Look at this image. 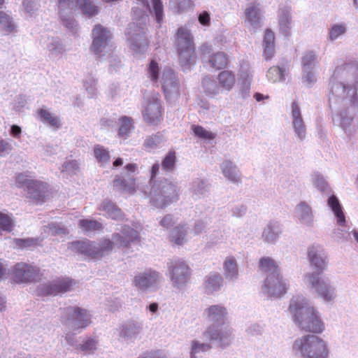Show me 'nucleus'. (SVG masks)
<instances>
[{
    "instance_id": "38",
    "label": "nucleus",
    "mask_w": 358,
    "mask_h": 358,
    "mask_svg": "<svg viewBox=\"0 0 358 358\" xmlns=\"http://www.w3.org/2000/svg\"><path fill=\"white\" fill-rule=\"evenodd\" d=\"M156 21L158 24H161L164 17V8L162 0H151Z\"/></svg>"
},
{
    "instance_id": "2",
    "label": "nucleus",
    "mask_w": 358,
    "mask_h": 358,
    "mask_svg": "<svg viewBox=\"0 0 358 358\" xmlns=\"http://www.w3.org/2000/svg\"><path fill=\"white\" fill-rule=\"evenodd\" d=\"M289 310L294 322L301 329L315 334H321L324 330L318 312L313 306H308L306 299L292 300Z\"/></svg>"
},
{
    "instance_id": "41",
    "label": "nucleus",
    "mask_w": 358,
    "mask_h": 358,
    "mask_svg": "<svg viewBox=\"0 0 358 358\" xmlns=\"http://www.w3.org/2000/svg\"><path fill=\"white\" fill-rule=\"evenodd\" d=\"M293 125L296 133L300 138L303 137L305 134V127L301 117L293 118Z\"/></svg>"
},
{
    "instance_id": "7",
    "label": "nucleus",
    "mask_w": 358,
    "mask_h": 358,
    "mask_svg": "<svg viewBox=\"0 0 358 358\" xmlns=\"http://www.w3.org/2000/svg\"><path fill=\"white\" fill-rule=\"evenodd\" d=\"M163 108L159 100V95H153L150 98L142 111L143 117L150 125H157L163 119Z\"/></svg>"
},
{
    "instance_id": "1",
    "label": "nucleus",
    "mask_w": 358,
    "mask_h": 358,
    "mask_svg": "<svg viewBox=\"0 0 358 358\" xmlns=\"http://www.w3.org/2000/svg\"><path fill=\"white\" fill-rule=\"evenodd\" d=\"M308 258L317 272L308 273L306 278L310 287L325 301H331L336 296L334 288L327 280L321 276L327 267V257L322 254L320 245H311L308 248Z\"/></svg>"
},
{
    "instance_id": "23",
    "label": "nucleus",
    "mask_w": 358,
    "mask_h": 358,
    "mask_svg": "<svg viewBox=\"0 0 358 358\" xmlns=\"http://www.w3.org/2000/svg\"><path fill=\"white\" fill-rule=\"evenodd\" d=\"M327 203L336 217L337 222L340 225H344L345 217L338 198L335 195H332L328 199Z\"/></svg>"
},
{
    "instance_id": "13",
    "label": "nucleus",
    "mask_w": 358,
    "mask_h": 358,
    "mask_svg": "<svg viewBox=\"0 0 358 358\" xmlns=\"http://www.w3.org/2000/svg\"><path fill=\"white\" fill-rule=\"evenodd\" d=\"M264 287L271 295L277 297H280L287 292V284L280 274L267 275Z\"/></svg>"
},
{
    "instance_id": "28",
    "label": "nucleus",
    "mask_w": 358,
    "mask_h": 358,
    "mask_svg": "<svg viewBox=\"0 0 358 358\" xmlns=\"http://www.w3.org/2000/svg\"><path fill=\"white\" fill-rule=\"evenodd\" d=\"M38 114L43 122L48 124L52 127L55 129L60 127L61 124L57 117L55 116L48 110L41 108L38 110Z\"/></svg>"
},
{
    "instance_id": "4",
    "label": "nucleus",
    "mask_w": 358,
    "mask_h": 358,
    "mask_svg": "<svg viewBox=\"0 0 358 358\" xmlns=\"http://www.w3.org/2000/svg\"><path fill=\"white\" fill-rule=\"evenodd\" d=\"M175 46L179 59L189 63L195 56V44L190 31L184 27L177 29L175 35Z\"/></svg>"
},
{
    "instance_id": "51",
    "label": "nucleus",
    "mask_w": 358,
    "mask_h": 358,
    "mask_svg": "<svg viewBox=\"0 0 358 358\" xmlns=\"http://www.w3.org/2000/svg\"><path fill=\"white\" fill-rule=\"evenodd\" d=\"M210 348V346L207 344H200L196 341H193L192 345V356L194 354L199 352V351H206Z\"/></svg>"
},
{
    "instance_id": "31",
    "label": "nucleus",
    "mask_w": 358,
    "mask_h": 358,
    "mask_svg": "<svg viewBox=\"0 0 358 358\" xmlns=\"http://www.w3.org/2000/svg\"><path fill=\"white\" fill-rule=\"evenodd\" d=\"M176 163V152L175 150H169L162 162V169L166 172L173 171Z\"/></svg>"
},
{
    "instance_id": "42",
    "label": "nucleus",
    "mask_w": 358,
    "mask_h": 358,
    "mask_svg": "<svg viewBox=\"0 0 358 358\" xmlns=\"http://www.w3.org/2000/svg\"><path fill=\"white\" fill-rule=\"evenodd\" d=\"M345 31V27L341 24L334 25L329 32V38L331 41L335 40L338 36L344 34Z\"/></svg>"
},
{
    "instance_id": "10",
    "label": "nucleus",
    "mask_w": 358,
    "mask_h": 358,
    "mask_svg": "<svg viewBox=\"0 0 358 358\" xmlns=\"http://www.w3.org/2000/svg\"><path fill=\"white\" fill-rule=\"evenodd\" d=\"M169 268L171 280L176 286L180 287L188 282L190 277V269L185 262L180 260L171 262Z\"/></svg>"
},
{
    "instance_id": "35",
    "label": "nucleus",
    "mask_w": 358,
    "mask_h": 358,
    "mask_svg": "<svg viewBox=\"0 0 358 358\" xmlns=\"http://www.w3.org/2000/svg\"><path fill=\"white\" fill-rule=\"evenodd\" d=\"M14 222L11 217L0 211V234L2 231L10 232L13 229Z\"/></svg>"
},
{
    "instance_id": "44",
    "label": "nucleus",
    "mask_w": 358,
    "mask_h": 358,
    "mask_svg": "<svg viewBox=\"0 0 358 358\" xmlns=\"http://www.w3.org/2000/svg\"><path fill=\"white\" fill-rule=\"evenodd\" d=\"M16 244L20 248H29L38 245V240L35 238L17 239Z\"/></svg>"
},
{
    "instance_id": "56",
    "label": "nucleus",
    "mask_w": 358,
    "mask_h": 358,
    "mask_svg": "<svg viewBox=\"0 0 358 358\" xmlns=\"http://www.w3.org/2000/svg\"><path fill=\"white\" fill-rule=\"evenodd\" d=\"M199 22L203 26L210 24V15L207 11H203L199 15Z\"/></svg>"
},
{
    "instance_id": "36",
    "label": "nucleus",
    "mask_w": 358,
    "mask_h": 358,
    "mask_svg": "<svg viewBox=\"0 0 358 358\" xmlns=\"http://www.w3.org/2000/svg\"><path fill=\"white\" fill-rule=\"evenodd\" d=\"M206 314L208 320L219 321L223 317V308L219 306H212L206 310Z\"/></svg>"
},
{
    "instance_id": "8",
    "label": "nucleus",
    "mask_w": 358,
    "mask_h": 358,
    "mask_svg": "<svg viewBox=\"0 0 358 358\" xmlns=\"http://www.w3.org/2000/svg\"><path fill=\"white\" fill-rule=\"evenodd\" d=\"M11 278L17 283L31 282L40 279V271L26 263H17L12 270Z\"/></svg>"
},
{
    "instance_id": "19",
    "label": "nucleus",
    "mask_w": 358,
    "mask_h": 358,
    "mask_svg": "<svg viewBox=\"0 0 358 358\" xmlns=\"http://www.w3.org/2000/svg\"><path fill=\"white\" fill-rule=\"evenodd\" d=\"M332 93H336L338 90H341V93L337 94L338 96H343V98H351L352 101L357 100V87L355 85H345L341 83L334 84L332 87Z\"/></svg>"
},
{
    "instance_id": "45",
    "label": "nucleus",
    "mask_w": 358,
    "mask_h": 358,
    "mask_svg": "<svg viewBox=\"0 0 358 358\" xmlns=\"http://www.w3.org/2000/svg\"><path fill=\"white\" fill-rule=\"evenodd\" d=\"M263 45H275V34L270 29H266L264 32Z\"/></svg>"
},
{
    "instance_id": "40",
    "label": "nucleus",
    "mask_w": 358,
    "mask_h": 358,
    "mask_svg": "<svg viewBox=\"0 0 358 358\" xmlns=\"http://www.w3.org/2000/svg\"><path fill=\"white\" fill-rule=\"evenodd\" d=\"M210 63L213 68L220 70L224 65V54L218 52L213 55L210 59Z\"/></svg>"
},
{
    "instance_id": "21",
    "label": "nucleus",
    "mask_w": 358,
    "mask_h": 358,
    "mask_svg": "<svg viewBox=\"0 0 358 358\" xmlns=\"http://www.w3.org/2000/svg\"><path fill=\"white\" fill-rule=\"evenodd\" d=\"M259 267L260 270L268 275L280 274L276 262L270 257H262L259 259Z\"/></svg>"
},
{
    "instance_id": "17",
    "label": "nucleus",
    "mask_w": 358,
    "mask_h": 358,
    "mask_svg": "<svg viewBox=\"0 0 358 358\" xmlns=\"http://www.w3.org/2000/svg\"><path fill=\"white\" fill-rule=\"evenodd\" d=\"M113 187L129 194H134L136 191V180L134 176L128 175L127 178L117 177L113 180Z\"/></svg>"
},
{
    "instance_id": "53",
    "label": "nucleus",
    "mask_w": 358,
    "mask_h": 358,
    "mask_svg": "<svg viewBox=\"0 0 358 358\" xmlns=\"http://www.w3.org/2000/svg\"><path fill=\"white\" fill-rule=\"evenodd\" d=\"M63 168L65 171L75 172L78 170V163L76 160H71L64 164Z\"/></svg>"
},
{
    "instance_id": "27",
    "label": "nucleus",
    "mask_w": 358,
    "mask_h": 358,
    "mask_svg": "<svg viewBox=\"0 0 358 358\" xmlns=\"http://www.w3.org/2000/svg\"><path fill=\"white\" fill-rule=\"evenodd\" d=\"M94 155L97 162L102 166L108 164L110 159L109 150L101 145H94Z\"/></svg>"
},
{
    "instance_id": "6",
    "label": "nucleus",
    "mask_w": 358,
    "mask_h": 358,
    "mask_svg": "<svg viewBox=\"0 0 358 358\" xmlns=\"http://www.w3.org/2000/svg\"><path fill=\"white\" fill-rule=\"evenodd\" d=\"M16 183L19 186H25L28 197L37 203L45 202L48 193V185L41 180L29 179L28 176L19 173L16 176Z\"/></svg>"
},
{
    "instance_id": "34",
    "label": "nucleus",
    "mask_w": 358,
    "mask_h": 358,
    "mask_svg": "<svg viewBox=\"0 0 358 358\" xmlns=\"http://www.w3.org/2000/svg\"><path fill=\"white\" fill-rule=\"evenodd\" d=\"M284 73L285 70L282 68L273 66L268 70L266 76L270 81L276 83L285 80Z\"/></svg>"
},
{
    "instance_id": "12",
    "label": "nucleus",
    "mask_w": 358,
    "mask_h": 358,
    "mask_svg": "<svg viewBox=\"0 0 358 358\" xmlns=\"http://www.w3.org/2000/svg\"><path fill=\"white\" fill-rule=\"evenodd\" d=\"M74 3L84 15L90 17L99 13V7L94 4L92 0H59V7L61 11L66 8L72 9Z\"/></svg>"
},
{
    "instance_id": "57",
    "label": "nucleus",
    "mask_w": 358,
    "mask_h": 358,
    "mask_svg": "<svg viewBox=\"0 0 358 358\" xmlns=\"http://www.w3.org/2000/svg\"><path fill=\"white\" fill-rule=\"evenodd\" d=\"M11 149L10 145L7 141L4 140L0 141V156L7 153L8 151L11 150Z\"/></svg>"
},
{
    "instance_id": "48",
    "label": "nucleus",
    "mask_w": 358,
    "mask_h": 358,
    "mask_svg": "<svg viewBox=\"0 0 358 358\" xmlns=\"http://www.w3.org/2000/svg\"><path fill=\"white\" fill-rule=\"evenodd\" d=\"M129 31L127 34L131 37H133L134 35H138L140 34H144V27H138L135 23L131 24L129 27Z\"/></svg>"
},
{
    "instance_id": "64",
    "label": "nucleus",
    "mask_w": 358,
    "mask_h": 358,
    "mask_svg": "<svg viewBox=\"0 0 358 358\" xmlns=\"http://www.w3.org/2000/svg\"><path fill=\"white\" fill-rule=\"evenodd\" d=\"M22 132L21 128L17 125H12L10 128V134L14 137L19 136Z\"/></svg>"
},
{
    "instance_id": "32",
    "label": "nucleus",
    "mask_w": 358,
    "mask_h": 358,
    "mask_svg": "<svg viewBox=\"0 0 358 358\" xmlns=\"http://www.w3.org/2000/svg\"><path fill=\"white\" fill-rule=\"evenodd\" d=\"M0 29L6 34L15 29L12 18L3 11H0Z\"/></svg>"
},
{
    "instance_id": "43",
    "label": "nucleus",
    "mask_w": 358,
    "mask_h": 358,
    "mask_svg": "<svg viewBox=\"0 0 358 358\" xmlns=\"http://www.w3.org/2000/svg\"><path fill=\"white\" fill-rule=\"evenodd\" d=\"M225 176H227L229 180L234 182H238L240 181L239 171L235 166H230L227 171L225 170Z\"/></svg>"
},
{
    "instance_id": "39",
    "label": "nucleus",
    "mask_w": 358,
    "mask_h": 358,
    "mask_svg": "<svg viewBox=\"0 0 358 358\" xmlns=\"http://www.w3.org/2000/svg\"><path fill=\"white\" fill-rule=\"evenodd\" d=\"M148 74L152 81H157L159 74V67L158 63L155 60H152L149 64Z\"/></svg>"
},
{
    "instance_id": "49",
    "label": "nucleus",
    "mask_w": 358,
    "mask_h": 358,
    "mask_svg": "<svg viewBox=\"0 0 358 358\" xmlns=\"http://www.w3.org/2000/svg\"><path fill=\"white\" fill-rule=\"evenodd\" d=\"M235 83V76L231 71H225V90H230Z\"/></svg>"
},
{
    "instance_id": "37",
    "label": "nucleus",
    "mask_w": 358,
    "mask_h": 358,
    "mask_svg": "<svg viewBox=\"0 0 358 358\" xmlns=\"http://www.w3.org/2000/svg\"><path fill=\"white\" fill-rule=\"evenodd\" d=\"M97 341L93 338H87L77 346V349L85 353H94L96 350Z\"/></svg>"
},
{
    "instance_id": "63",
    "label": "nucleus",
    "mask_w": 358,
    "mask_h": 358,
    "mask_svg": "<svg viewBox=\"0 0 358 358\" xmlns=\"http://www.w3.org/2000/svg\"><path fill=\"white\" fill-rule=\"evenodd\" d=\"M124 169L127 173H134L137 172L138 165L136 164L130 163V164H127L126 166H124Z\"/></svg>"
},
{
    "instance_id": "29",
    "label": "nucleus",
    "mask_w": 358,
    "mask_h": 358,
    "mask_svg": "<svg viewBox=\"0 0 358 358\" xmlns=\"http://www.w3.org/2000/svg\"><path fill=\"white\" fill-rule=\"evenodd\" d=\"M187 230L185 226L179 225L174 227L171 234V241L176 245H182L184 243Z\"/></svg>"
},
{
    "instance_id": "33",
    "label": "nucleus",
    "mask_w": 358,
    "mask_h": 358,
    "mask_svg": "<svg viewBox=\"0 0 358 358\" xmlns=\"http://www.w3.org/2000/svg\"><path fill=\"white\" fill-rule=\"evenodd\" d=\"M78 226L85 231H100L103 229L102 224L94 220H80Z\"/></svg>"
},
{
    "instance_id": "14",
    "label": "nucleus",
    "mask_w": 358,
    "mask_h": 358,
    "mask_svg": "<svg viewBox=\"0 0 358 358\" xmlns=\"http://www.w3.org/2000/svg\"><path fill=\"white\" fill-rule=\"evenodd\" d=\"M159 278V273L155 271H149L136 275L134 279V285L141 289H145L155 285Z\"/></svg>"
},
{
    "instance_id": "60",
    "label": "nucleus",
    "mask_w": 358,
    "mask_h": 358,
    "mask_svg": "<svg viewBox=\"0 0 358 358\" xmlns=\"http://www.w3.org/2000/svg\"><path fill=\"white\" fill-rule=\"evenodd\" d=\"M62 24L68 29H73L75 25V20L73 18H66L65 17H62L61 18Z\"/></svg>"
},
{
    "instance_id": "15",
    "label": "nucleus",
    "mask_w": 358,
    "mask_h": 358,
    "mask_svg": "<svg viewBox=\"0 0 358 358\" xmlns=\"http://www.w3.org/2000/svg\"><path fill=\"white\" fill-rule=\"evenodd\" d=\"M244 22L253 27H259L261 22L260 4L252 2L244 10Z\"/></svg>"
},
{
    "instance_id": "46",
    "label": "nucleus",
    "mask_w": 358,
    "mask_h": 358,
    "mask_svg": "<svg viewBox=\"0 0 358 358\" xmlns=\"http://www.w3.org/2000/svg\"><path fill=\"white\" fill-rule=\"evenodd\" d=\"M275 55V45H263V57L266 60H271Z\"/></svg>"
},
{
    "instance_id": "30",
    "label": "nucleus",
    "mask_w": 358,
    "mask_h": 358,
    "mask_svg": "<svg viewBox=\"0 0 358 358\" xmlns=\"http://www.w3.org/2000/svg\"><path fill=\"white\" fill-rule=\"evenodd\" d=\"M191 129L195 136L202 140L211 141L216 137L215 133L206 130L204 127L200 125L193 124L191 127Z\"/></svg>"
},
{
    "instance_id": "9",
    "label": "nucleus",
    "mask_w": 358,
    "mask_h": 358,
    "mask_svg": "<svg viewBox=\"0 0 358 358\" xmlns=\"http://www.w3.org/2000/svg\"><path fill=\"white\" fill-rule=\"evenodd\" d=\"M73 281L69 278H59L52 282L41 285L37 289L38 295L42 296H56L69 291Z\"/></svg>"
},
{
    "instance_id": "24",
    "label": "nucleus",
    "mask_w": 358,
    "mask_h": 358,
    "mask_svg": "<svg viewBox=\"0 0 358 358\" xmlns=\"http://www.w3.org/2000/svg\"><path fill=\"white\" fill-rule=\"evenodd\" d=\"M117 134L120 138L126 139L129 136L131 130L134 128L132 118L122 116L118 120Z\"/></svg>"
},
{
    "instance_id": "16",
    "label": "nucleus",
    "mask_w": 358,
    "mask_h": 358,
    "mask_svg": "<svg viewBox=\"0 0 358 358\" xmlns=\"http://www.w3.org/2000/svg\"><path fill=\"white\" fill-rule=\"evenodd\" d=\"M72 251L94 259V242L89 240L76 241L70 243Z\"/></svg>"
},
{
    "instance_id": "25",
    "label": "nucleus",
    "mask_w": 358,
    "mask_h": 358,
    "mask_svg": "<svg viewBox=\"0 0 358 358\" xmlns=\"http://www.w3.org/2000/svg\"><path fill=\"white\" fill-rule=\"evenodd\" d=\"M160 192L166 203L172 202L178 196V189L176 185L171 182L163 185Z\"/></svg>"
},
{
    "instance_id": "52",
    "label": "nucleus",
    "mask_w": 358,
    "mask_h": 358,
    "mask_svg": "<svg viewBox=\"0 0 358 358\" xmlns=\"http://www.w3.org/2000/svg\"><path fill=\"white\" fill-rule=\"evenodd\" d=\"M206 286L208 287H212L215 288L216 287H220L221 278L217 275L210 276L206 281Z\"/></svg>"
},
{
    "instance_id": "58",
    "label": "nucleus",
    "mask_w": 358,
    "mask_h": 358,
    "mask_svg": "<svg viewBox=\"0 0 358 358\" xmlns=\"http://www.w3.org/2000/svg\"><path fill=\"white\" fill-rule=\"evenodd\" d=\"M292 115L293 118L301 117L299 106L296 101L292 104Z\"/></svg>"
},
{
    "instance_id": "50",
    "label": "nucleus",
    "mask_w": 358,
    "mask_h": 358,
    "mask_svg": "<svg viewBox=\"0 0 358 358\" xmlns=\"http://www.w3.org/2000/svg\"><path fill=\"white\" fill-rule=\"evenodd\" d=\"M315 60V55L313 52H307L302 57L301 63L303 66L311 65Z\"/></svg>"
},
{
    "instance_id": "3",
    "label": "nucleus",
    "mask_w": 358,
    "mask_h": 358,
    "mask_svg": "<svg viewBox=\"0 0 358 358\" xmlns=\"http://www.w3.org/2000/svg\"><path fill=\"white\" fill-rule=\"evenodd\" d=\"M293 349L304 358H327L329 350L325 341L315 335H306L296 339Z\"/></svg>"
},
{
    "instance_id": "54",
    "label": "nucleus",
    "mask_w": 358,
    "mask_h": 358,
    "mask_svg": "<svg viewBox=\"0 0 358 358\" xmlns=\"http://www.w3.org/2000/svg\"><path fill=\"white\" fill-rule=\"evenodd\" d=\"M116 206V204L112 202L111 201H104L99 208V210H103L106 212V213L108 215L110 213V211H112Z\"/></svg>"
},
{
    "instance_id": "47",
    "label": "nucleus",
    "mask_w": 358,
    "mask_h": 358,
    "mask_svg": "<svg viewBox=\"0 0 358 358\" xmlns=\"http://www.w3.org/2000/svg\"><path fill=\"white\" fill-rule=\"evenodd\" d=\"M49 228L52 235L67 234L69 233L66 227L57 224H50Z\"/></svg>"
},
{
    "instance_id": "62",
    "label": "nucleus",
    "mask_w": 358,
    "mask_h": 358,
    "mask_svg": "<svg viewBox=\"0 0 358 358\" xmlns=\"http://www.w3.org/2000/svg\"><path fill=\"white\" fill-rule=\"evenodd\" d=\"M159 171V164L155 163L152 165L150 171V180H153L157 177Z\"/></svg>"
},
{
    "instance_id": "20",
    "label": "nucleus",
    "mask_w": 358,
    "mask_h": 358,
    "mask_svg": "<svg viewBox=\"0 0 358 358\" xmlns=\"http://www.w3.org/2000/svg\"><path fill=\"white\" fill-rule=\"evenodd\" d=\"M114 246V243L108 238H101L96 246L94 243V259H101L110 252Z\"/></svg>"
},
{
    "instance_id": "55",
    "label": "nucleus",
    "mask_w": 358,
    "mask_h": 358,
    "mask_svg": "<svg viewBox=\"0 0 358 358\" xmlns=\"http://www.w3.org/2000/svg\"><path fill=\"white\" fill-rule=\"evenodd\" d=\"M354 69V66L350 65V64H345L342 66H337L335 69V72L337 73L338 74H341V73H350L351 71H352Z\"/></svg>"
},
{
    "instance_id": "61",
    "label": "nucleus",
    "mask_w": 358,
    "mask_h": 358,
    "mask_svg": "<svg viewBox=\"0 0 358 358\" xmlns=\"http://www.w3.org/2000/svg\"><path fill=\"white\" fill-rule=\"evenodd\" d=\"M160 224L162 226L168 228L173 224V220L170 215H167L163 217L161 220Z\"/></svg>"
},
{
    "instance_id": "18",
    "label": "nucleus",
    "mask_w": 358,
    "mask_h": 358,
    "mask_svg": "<svg viewBox=\"0 0 358 358\" xmlns=\"http://www.w3.org/2000/svg\"><path fill=\"white\" fill-rule=\"evenodd\" d=\"M122 232V236L119 234L113 235V238L118 241L121 246L127 247L130 243L138 238V232L129 227H124Z\"/></svg>"
},
{
    "instance_id": "26",
    "label": "nucleus",
    "mask_w": 358,
    "mask_h": 358,
    "mask_svg": "<svg viewBox=\"0 0 358 358\" xmlns=\"http://www.w3.org/2000/svg\"><path fill=\"white\" fill-rule=\"evenodd\" d=\"M238 275V265L234 257H228L225 261V280H234Z\"/></svg>"
},
{
    "instance_id": "11",
    "label": "nucleus",
    "mask_w": 358,
    "mask_h": 358,
    "mask_svg": "<svg viewBox=\"0 0 358 358\" xmlns=\"http://www.w3.org/2000/svg\"><path fill=\"white\" fill-rule=\"evenodd\" d=\"M92 43L90 50L95 55H100L111 38L110 31L102 25L96 24L92 30Z\"/></svg>"
},
{
    "instance_id": "59",
    "label": "nucleus",
    "mask_w": 358,
    "mask_h": 358,
    "mask_svg": "<svg viewBox=\"0 0 358 358\" xmlns=\"http://www.w3.org/2000/svg\"><path fill=\"white\" fill-rule=\"evenodd\" d=\"M112 211H110V213L108 215L110 218L113 220H117L121 217L122 213L120 208H119L117 206L115 208H113Z\"/></svg>"
},
{
    "instance_id": "5",
    "label": "nucleus",
    "mask_w": 358,
    "mask_h": 358,
    "mask_svg": "<svg viewBox=\"0 0 358 358\" xmlns=\"http://www.w3.org/2000/svg\"><path fill=\"white\" fill-rule=\"evenodd\" d=\"M62 322L73 331L86 328L90 323V315L85 309L68 306L63 309Z\"/></svg>"
},
{
    "instance_id": "22",
    "label": "nucleus",
    "mask_w": 358,
    "mask_h": 358,
    "mask_svg": "<svg viewBox=\"0 0 358 358\" xmlns=\"http://www.w3.org/2000/svg\"><path fill=\"white\" fill-rule=\"evenodd\" d=\"M279 32L285 38L292 35V17L288 12L283 13L279 17Z\"/></svg>"
}]
</instances>
